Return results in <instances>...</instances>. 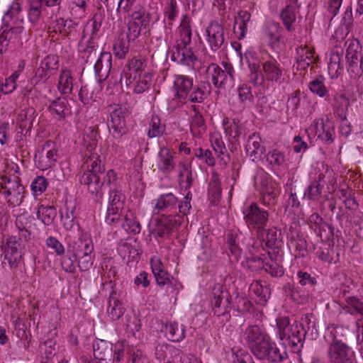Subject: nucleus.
<instances>
[{
  "label": "nucleus",
  "mask_w": 363,
  "mask_h": 363,
  "mask_svg": "<svg viewBox=\"0 0 363 363\" xmlns=\"http://www.w3.org/2000/svg\"><path fill=\"white\" fill-rule=\"evenodd\" d=\"M311 221L314 222L312 228L321 239H328L333 235V228L327 222L323 221L318 214H313L311 216Z\"/></svg>",
  "instance_id": "40"
},
{
  "label": "nucleus",
  "mask_w": 363,
  "mask_h": 363,
  "mask_svg": "<svg viewBox=\"0 0 363 363\" xmlns=\"http://www.w3.org/2000/svg\"><path fill=\"white\" fill-rule=\"evenodd\" d=\"M128 116V111L125 107L121 106H116L111 112L109 128L113 130L112 135L114 138H121L127 132L125 118Z\"/></svg>",
  "instance_id": "15"
},
{
  "label": "nucleus",
  "mask_w": 363,
  "mask_h": 363,
  "mask_svg": "<svg viewBox=\"0 0 363 363\" xmlns=\"http://www.w3.org/2000/svg\"><path fill=\"white\" fill-rule=\"evenodd\" d=\"M250 13L243 10L238 11V16L235 17L233 32L239 40L245 37L248 23L250 21Z\"/></svg>",
  "instance_id": "39"
},
{
  "label": "nucleus",
  "mask_w": 363,
  "mask_h": 363,
  "mask_svg": "<svg viewBox=\"0 0 363 363\" xmlns=\"http://www.w3.org/2000/svg\"><path fill=\"white\" fill-rule=\"evenodd\" d=\"M342 309L353 315H360L363 317V301L353 296L341 305Z\"/></svg>",
  "instance_id": "48"
},
{
  "label": "nucleus",
  "mask_w": 363,
  "mask_h": 363,
  "mask_svg": "<svg viewBox=\"0 0 363 363\" xmlns=\"http://www.w3.org/2000/svg\"><path fill=\"white\" fill-rule=\"evenodd\" d=\"M212 295L211 305L214 314L218 316L227 315L230 308L229 294L224 290L223 286L216 284L212 289Z\"/></svg>",
  "instance_id": "13"
},
{
  "label": "nucleus",
  "mask_w": 363,
  "mask_h": 363,
  "mask_svg": "<svg viewBox=\"0 0 363 363\" xmlns=\"http://www.w3.org/2000/svg\"><path fill=\"white\" fill-rule=\"evenodd\" d=\"M152 77L150 72H144L143 74L137 76V79L133 85V92L140 94L147 90L152 84Z\"/></svg>",
  "instance_id": "53"
},
{
  "label": "nucleus",
  "mask_w": 363,
  "mask_h": 363,
  "mask_svg": "<svg viewBox=\"0 0 363 363\" xmlns=\"http://www.w3.org/2000/svg\"><path fill=\"white\" fill-rule=\"evenodd\" d=\"M306 335V331L304 329L303 325L295 322L291 324L289 332H287L286 337H284V340L287 341L288 344L292 347H298L299 345L302 347Z\"/></svg>",
  "instance_id": "29"
},
{
  "label": "nucleus",
  "mask_w": 363,
  "mask_h": 363,
  "mask_svg": "<svg viewBox=\"0 0 363 363\" xmlns=\"http://www.w3.org/2000/svg\"><path fill=\"white\" fill-rule=\"evenodd\" d=\"M125 313L122 301L119 299V295L113 290L109 296L107 314L113 320H118Z\"/></svg>",
  "instance_id": "38"
},
{
  "label": "nucleus",
  "mask_w": 363,
  "mask_h": 363,
  "mask_svg": "<svg viewBox=\"0 0 363 363\" xmlns=\"http://www.w3.org/2000/svg\"><path fill=\"white\" fill-rule=\"evenodd\" d=\"M244 220L249 229L264 230L268 221L267 211L259 208L255 203H251L243 211Z\"/></svg>",
  "instance_id": "9"
},
{
  "label": "nucleus",
  "mask_w": 363,
  "mask_h": 363,
  "mask_svg": "<svg viewBox=\"0 0 363 363\" xmlns=\"http://www.w3.org/2000/svg\"><path fill=\"white\" fill-rule=\"evenodd\" d=\"M21 238L16 236H10L6 239L7 249L4 255V265L8 264L11 269H15L18 266L22 257V247L20 242Z\"/></svg>",
  "instance_id": "14"
},
{
  "label": "nucleus",
  "mask_w": 363,
  "mask_h": 363,
  "mask_svg": "<svg viewBox=\"0 0 363 363\" xmlns=\"http://www.w3.org/2000/svg\"><path fill=\"white\" fill-rule=\"evenodd\" d=\"M78 235H79L78 239L69 244V250L72 251L75 257L87 252L93 253L94 245L91 238L86 234H83L80 230Z\"/></svg>",
  "instance_id": "27"
},
{
  "label": "nucleus",
  "mask_w": 363,
  "mask_h": 363,
  "mask_svg": "<svg viewBox=\"0 0 363 363\" xmlns=\"http://www.w3.org/2000/svg\"><path fill=\"white\" fill-rule=\"evenodd\" d=\"M251 352L257 359L266 360L270 363H280L287 358L286 352H281L269 335L262 339Z\"/></svg>",
  "instance_id": "4"
},
{
  "label": "nucleus",
  "mask_w": 363,
  "mask_h": 363,
  "mask_svg": "<svg viewBox=\"0 0 363 363\" xmlns=\"http://www.w3.org/2000/svg\"><path fill=\"white\" fill-rule=\"evenodd\" d=\"M330 363H355V354L350 345H328Z\"/></svg>",
  "instance_id": "16"
},
{
  "label": "nucleus",
  "mask_w": 363,
  "mask_h": 363,
  "mask_svg": "<svg viewBox=\"0 0 363 363\" xmlns=\"http://www.w3.org/2000/svg\"><path fill=\"white\" fill-rule=\"evenodd\" d=\"M23 23V19L16 18L9 30H4L9 38H11L13 47L21 46L23 40H28L27 31Z\"/></svg>",
  "instance_id": "28"
},
{
  "label": "nucleus",
  "mask_w": 363,
  "mask_h": 363,
  "mask_svg": "<svg viewBox=\"0 0 363 363\" xmlns=\"http://www.w3.org/2000/svg\"><path fill=\"white\" fill-rule=\"evenodd\" d=\"M171 60L182 65L194 68L197 57L191 48L175 45L172 50Z\"/></svg>",
  "instance_id": "20"
},
{
  "label": "nucleus",
  "mask_w": 363,
  "mask_h": 363,
  "mask_svg": "<svg viewBox=\"0 0 363 363\" xmlns=\"http://www.w3.org/2000/svg\"><path fill=\"white\" fill-rule=\"evenodd\" d=\"M325 338L328 345H350L354 342V333L347 327L331 325L328 328Z\"/></svg>",
  "instance_id": "10"
},
{
  "label": "nucleus",
  "mask_w": 363,
  "mask_h": 363,
  "mask_svg": "<svg viewBox=\"0 0 363 363\" xmlns=\"http://www.w3.org/2000/svg\"><path fill=\"white\" fill-rule=\"evenodd\" d=\"M282 236L280 230L273 228L268 230L267 233V245L270 247H279L281 244Z\"/></svg>",
  "instance_id": "63"
},
{
  "label": "nucleus",
  "mask_w": 363,
  "mask_h": 363,
  "mask_svg": "<svg viewBox=\"0 0 363 363\" xmlns=\"http://www.w3.org/2000/svg\"><path fill=\"white\" fill-rule=\"evenodd\" d=\"M57 216V211L51 206L41 205L37 211V217L40 219L43 224L51 225Z\"/></svg>",
  "instance_id": "52"
},
{
  "label": "nucleus",
  "mask_w": 363,
  "mask_h": 363,
  "mask_svg": "<svg viewBox=\"0 0 363 363\" xmlns=\"http://www.w3.org/2000/svg\"><path fill=\"white\" fill-rule=\"evenodd\" d=\"M190 24L191 18L187 16H184L179 26V39L177 41L176 45L187 47L191 44L192 33Z\"/></svg>",
  "instance_id": "41"
},
{
  "label": "nucleus",
  "mask_w": 363,
  "mask_h": 363,
  "mask_svg": "<svg viewBox=\"0 0 363 363\" xmlns=\"http://www.w3.org/2000/svg\"><path fill=\"white\" fill-rule=\"evenodd\" d=\"M83 167L86 170L79 174L80 184L84 185L91 194L101 198L104 184V182L102 181L104 165L100 157L97 154L89 155Z\"/></svg>",
  "instance_id": "1"
},
{
  "label": "nucleus",
  "mask_w": 363,
  "mask_h": 363,
  "mask_svg": "<svg viewBox=\"0 0 363 363\" xmlns=\"http://www.w3.org/2000/svg\"><path fill=\"white\" fill-rule=\"evenodd\" d=\"M121 225L123 228L133 234H139L141 231V225L136 220L134 213L130 211H125L121 216Z\"/></svg>",
  "instance_id": "43"
},
{
  "label": "nucleus",
  "mask_w": 363,
  "mask_h": 363,
  "mask_svg": "<svg viewBox=\"0 0 363 363\" xmlns=\"http://www.w3.org/2000/svg\"><path fill=\"white\" fill-rule=\"evenodd\" d=\"M296 62L298 67L305 69L308 67L313 61V52L306 48L299 47L297 49Z\"/></svg>",
  "instance_id": "57"
},
{
  "label": "nucleus",
  "mask_w": 363,
  "mask_h": 363,
  "mask_svg": "<svg viewBox=\"0 0 363 363\" xmlns=\"http://www.w3.org/2000/svg\"><path fill=\"white\" fill-rule=\"evenodd\" d=\"M325 176L320 173L317 179L313 180L311 184L303 191L305 197L309 201H317L320 199L323 188V179Z\"/></svg>",
  "instance_id": "42"
},
{
  "label": "nucleus",
  "mask_w": 363,
  "mask_h": 363,
  "mask_svg": "<svg viewBox=\"0 0 363 363\" xmlns=\"http://www.w3.org/2000/svg\"><path fill=\"white\" fill-rule=\"evenodd\" d=\"M48 110L54 119L62 121L69 112V106L65 98L58 97L50 102Z\"/></svg>",
  "instance_id": "32"
},
{
  "label": "nucleus",
  "mask_w": 363,
  "mask_h": 363,
  "mask_svg": "<svg viewBox=\"0 0 363 363\" xmlns=\"http://www.w3.org/2000/svg\"><path fill=\"white\" fill-rule=\"evenodd\" d=\"M37 117L35 109L32 106L22 108L16 116L18 128L21 130L18 133L26 135L29 134Z\"/></svg>",
  "instance_id": "19"
},
{
  "label": "nucleus",
  "mask_w": 363,
  "mask_h": 363,
  "mask_svg": "<svg viewBox=\"0 0 363 363\" xmlns=\"http://www.w3.org/2000/svg\"><path fill=\"white\" fill-rule=\"evenodd\" d=\"M298 12L299 6L297 4V0H289L286 7L281 11L280 18L288 32L294 31V24Z\"/></svg>",
  "instance_id": "23"
},
{
  "label": "nucleus",
  "mask_w": 363,
  "mask_h": 363,
  "mask_svg": "<svg viewBox=\"0 0 363 363\" xmlns=\"http://www.w3.org/2000/svg\"><path fill=\"white\" fill-rule=\"evenodd\" d=\"M0 193L10 206H19L24 198V186L17 176L4 177L0 182Z\"/></svg>",
  "instance_id": "6"
},
{
  "label": "nucleus",
  "mask_w": 363,
  "mask_h": 363,
  "mask_svg": "<svg viewBox=\"0 0 363 363\" xmlns=\"http://www.w3.org/2000/svg\"><path fill=\"white\" fill-rule=\"evenodd\" d=\"M206 40L213 52L218 51L225 42L223 26L216 20L211 21L206 30Z\"/></svg>",
  "instance_id": "12"
},
{
  "label": "nucleus",
  "mask_w": 363,
  "mask_h": 363,
  "mask_svg": "<svg viewBox=\"0 0 363 363\" xmlns=\"http://www.w3.org/2000/svg\"><path fill=\"white\" fill-rule=\"evenodd\" d=\"M248 251L250 253V257H248L249 267L254 269H264L266 272L270 274L274 277H281L284 275V271L281 265L278 264L274 260L269 259L266 260L255 254L257 251L258 246L256 242L252 240V243L247 245Z\"/></svg>",
  "instance_id": "7"
},
{
  "label": "nucleus",
  "mask_w": 363,
  "mask_h": 363,
  "mask_svg": "<svg viewBox=\"0 0 363 363\" xmlns=\"http://www.w3.org/2000/svg\"><path fill=\"white\" fill-rule=\"evenodd\" d=\"M245 149L252 161L260 160L265 152V146L262 144L260 136L255 133L248 137Z\"/></svg>",
  "instance_id": "25"
},
{
  "label": "nucleus",
  "mask_w": 363,
  "mask_h": 363,
  "mask_svg": "<svg viewBox=\"0 0 363 363\" xmlns=\"http://www.w3.org/2000/svg\"><path fill=\"white\" fill-rule=\"evenodd\" d=\"M262 72L266 80L272 82H280L284 69L276 60H268L262 64Z\"/></svg>",
  "instance_id": "37"
},
{
  "label": "nucleus",
  "mask_w": 363,
  "mask_h": 363,
  "mask_svg": "<svg viewBox=\"0 0 363 363\" xmlns=\"http://www.w3.org/2000/svg\"><path fill=\"white\" fill-rule=\"evenodd\" d=\"M283 28L280 23L274 21H267L264 26V33L269 45L274 48L278 46L282 35Z\"/></svg>",
  "instance_id": "31"
},
{
  "label": "nucleus",
  "mask_w": 363,
  "mask_h": 363,
  "mask_svg": "<svg viewBox=\"0 0 363 363\" xmlns=\"http://www.w3.org/2000/svg\"><path fill=\"white\" fill-rule=\"evenodd\" d=\"M269 335L264 329L259 325H249L243 331L242 340L250 351L256 347L262 339H265Z\"/></svg>",
  "instance_id": "18"
},
{
  "label": "nucleus",
  "mask_w": 363,
  "mask_h": 363,
  "mask_svg": "<svg viewBox=\"0 0 363 363\" xmlns=\"http://www.w3.org/2000/svg\"><path fill=\"white\" fill-rule=\"evenodd\" d=\"M211 93V84L209 82H200L195 86H193L186 96L185 100L192 103H203L208 98Z\"/></svg>",
  "instance_id": "33"
},
{
  "label": "nucleus",
  "mask_w": 363,
  "mask_h": 363,
  "mask_svg": "<svg viewBox=\"0 0 363 363\" xmlns=\"http://www.w3.org/2000/svg\"><path fill=\"white\" fill-rule=\"evenodd\" d=\"M57 159V150L55 143L50 140L46 141L42 145L35 155V160L38 168L42 170L48 169L55 165Z\"/></svg>",
  "instance_id": "11"
},
{
  "label": "nucleus",
  "mask_w": 363,
  "mask_h": 363,
  "mask_svg": "<svg viewBox=\"0 0 363 363\" xmlns=\"http://www.w3.org/2000/svg\"><path fill=\"white\" fill-rule=\"evenodd\" d=\"M43 6L40 3V0H31L30 8L28 11V17L29 22L33 27L37 26L42 18V11Z\"/></svg>",
  "instance_id": "47"
},
{
  "label": "nucleus",
  "mask_w": 363,
  "mask_h": 363,
  "mask_svg": "<svg viewBox=\"0 0 363 363\" xmlns=\"http://www.w3.org/2000/svg\"><path fill=\"white\" fill-rule=\"evenodd\" d=\"M93 351L96 359L111 361L113 356V345L108 341L96 339L93 343Z\"/></svg>",
  "instance_id": "35"
},
{
  "label": "nucleus",
  "mask_w": 363,
  "mask_h": 363,
  "mask_svg": "<svg viewBox=\"0 0 363 363\" xmlns=\"http://www.w3.org/2000/svg\"><path fill=\"white\" fill-rule=\"evenodd\" d=\"M131 23H135L143 28H147L150 22V14L147 12L145 8L141 5H137L131 14Z\"/></svg>",
  "instance_id": "45"
},
{
  "label": "nucleus",
  "mask_w": 363,
  "mask_h": 363,
  "mask_svg": "<svg viewBox=\"0 0 363 363\" xmlns=\"http://www.w3.org/2000/svg\"><path fill=\"white\" fill-rule=\"evenodd\" d=\"M315 133L323 142L330 144L335 138V125L329 118L316 119L313 122Z\"/></svg>",
  "instance_id": "22"
},
{
  "label": "nucleus",
  "mask_w": 363,
  "mask_h": 363,
  "mask_svg": "<svg viewBox=\"0 0 363 363\" xmlns=\"http://www.w3.org/2000/svg\"><path fill=\"white\" fill-rule=\"evenodd\" d=\"M175 161L173 153L167 147H162L158 153L157 167L159 171L167 174L175 168Z\"/></svg>",
  "instance_id": "34"
},
{
  "label": "nucleus",
  "mask_w": 363,
  "mask_h": 363,
  "mask_svg": "<svg viewBox=\"0 0 363 363\" xmlns=\"http://www.w3.org/2000/svg\"><path fill=\"white\" fill-rule=\"evenodd\" d=\"M306 199L303 189L294 186L291 188L290 196L288 199V205L292 208H297L301 206V199Z\"/></svg>",
  "instance_id": "62"
},
{
  "label": "nucleus",
  "mask_w": 363,
  "mask_h": 363,
  "mask_svg": "<svg viewBox=\"0 0 363 363\" xmlns=\"http://www.w3.org/2000/svg\"><path fill=\"white\" fill-rule=\"evenodd\" d=\"M180 220L172 215L161 216L155 220L152 233L155 237L164 238L172 234V232L180 225Z\"/></svg>",
  "instance_id": "17"
},
{
  "label": "nucleus",
  "mask_w": 363,
  "mask_h": 363,
  "mask_svg": "<svg viewBox=\"0 0 363 363\" xmlns=\"http://www.w3.org/2000/svg\"><path fill=\"white\" fill-rule=\"evenodd\" d=\"M173 88L175 96L180 100H185L188 92L193 88V79L184 74H176L174 77Z\"/></svg>",
  "instance_id": "26"
},
{
  "label": "nucleus",
  "mask_w": 363,
  "mask_h": 363,
  "mask_svg": "<svg viewBox=\"0 0 363 363\" xmlns=\"http://www.w3.org/2000/svg\"><path fill=\"white\" fill-rule=\"evenodd\" d=\"M266 160L273 167H280L286 162L285 153L278 149H273L266 155Z\"/></svg>",
  "instance_id": "59"
},
{
  "label": "nucleus",
  "mask_w": 363,
  "mask_h": 363,
  "mask_svg": "<svg viewBox=\"0 0 363 363\" xmlns=\"http://www.w3.org/2000/svg\"><path fill=\"white\" fill-rule=\"evenodd\" d=\"M99 133L96 129L89 127L85 129L83 137V141L84 145L86 146L88 151L91 154L97 146L98 143Z\"/></svg>",
  "instance_id": "55"
},
{
  "label": "nucleus",
  "mask_w": 363,
  "mask_h": 363,
  "mask_svg": "<svg viewBox=\"0 0 363 363\" xmlns=\"http://www.w3.org/2000/svg\"><path fill=\"white\" fill-rule=\"evenodd\" d=\"M147 67V62L144 59L133 58L128 61L127 65L128 72L133 73V74L139 76L143 74V72Z\"/></svg>",
  "instance_id": "61"
},
{
  "label": "nucleus",
  "mask_w": 363,
  "mask_h": 363,
  "mask_svg": "<svg viewBox=\"0 0 363 363\" xmlns=\"http://www.w3.org/2000/svg\"><path fill=\"white\" fill-rule=\"evenodd\" d=\"M166 337L172 342H180L185 337V327L177 322L167 323L165 326Z\"/></svg>",
  "instance_id": "44"
},
{
  "label": "nucleus",
  "mask_w": 363,
  "mask_h": 363,
  "mask_svg": "<svg viewBox=\"0 0 363 363\" xmlns=\"http://www.w3.org/2000/svg\"><path fill=\"white\" fill-rule=\"evenodd\" d=\"M128 40L123 38H118L113 45V52L116 56L119 59L125 58L126 54L129 50Z\"/></svg>",
  "instance_id": "64"
},
{
  "label": "nucleus",
  "mask_w": 363,
  "mask_h": 363,
  "mask_svg": "<svg viewBox=\"0 0 363 363\" xmlns=\"http://www.w3.org/2000/svg\"><path fill=\"white\" fill-rule=\"evenodd\" d=\"M335 106L337 108L335 113L341 119L340 131L342 135L348 136L352 130L351 124L347 120L346 110L349 106V100L346 96L341 94L335 97Z\"/></svg>",
  "instance_id": "21"
},
{
  "label": "nucleus",
  "mask_w": 363,
  "mask_h": 363,
  "mask_svg": "<svg viewBox=\"0 0 363 363\" xmlns=\"http://www.w3.org/2000/svg\"><path fill=\"white\" fill-rule=\"evenodd\" d=\"M342 56L343 50L341 48H334L330 52L328 74L332 79L337 78L343 71Z\"/></svg>",
  "instance_id": "30"
},
{
  "label": "nucleus",
  "mask_w": 363,
  "mask_h": 363,
  "mask_svg": "<svg viewBox=\"0 0 363 363\" xmlns=\"http://www.w3.org/2000/svg\"><path fill=\"white\" fill-rule=\"evenodd\" d=\"M125 196L119 190L109 191L108 206L107 208L105 222L108 225H115L121 221V216L125 211Z\"/></svg>",
  "instance_id": "8"
},
{
  "label": "nucleus",
  "mask_w": 363,
  "mask_h": 363,
  "mask_svg": "<svg viewBox=\"0 0 363 363\" xmlns=\"http://www.w3.org/2000/svg\"><path fill=\"white\" fill-rule=\"evenodd\" d=\"M192 109L194 114L191 117V130L194 135L199 134L206 130L205 121L196 106H192Z\"/></svg>",
  "instance_id": "58"
},
{
  "label": "nucleus",
  "mask_w": 363,
  "mask_h": 363,
  "mask_svg": "<svg viewBox=\"0 0 363 363\" xmlns=\"http://www.w3.org/2000/svg\"><path fill=\"white\" fill-rule=\"evenodd\" d=\"M316 255L322 261L328 263L337 262L339 256L333 246L326 244L317 250Z\"/></svg>",
  "instance_id": "51"
},
{
  "label": "nucleus",
  "mask_w": 363,
  "mask_h": 363,
  "mask_svg": "<svg viewBox=\"0 0 363 363\" xmlns=\"http://www.w3.org/2000/svg\"><path fill=\"white\" fill-rule=\"evenodd\" d=\"M345 59L347 61V69L352 78H358L363 73L362 63L363 54L362 47L357 39H352L346 42Z\"/></svg>",
  "instance_id": "5"
},
{
  "label": "nucleus",
  "mask_w": 363,
  "mask_h": 363,
  "mask_svg": "<svg viewBox=\"0 0 363 363\" xmlns=\"http://www.w3.org/2000/svg\"><path fill=\"white\" fill-rule=\"evenodd\" d=\"M285 293L290 296L291 299L298 304H303L308 301V295L306 291H301L290 284L284 286Z\"/></svg>",
  "instance_id": "56"
},
{
  "label": "nucleus",
  "mask_w": 363,
  "mask_h": 363,
  "mask_svg": "<svg viewBox=\"0 0 363 363\" xmlns=\"http://www.w3.org/2000/svg\"><path fill=\"white\" fill-rule=\"evenodd\" d=\"M165 126L161 124L160 118L157 116H153L150 123V128L147 133L149 138H152L163 135Z\"/></svg>",
  "instance_id": "60"
},
{
  "label": "nucleus",
  "mask_w": 363,
  "mask_h": 363,
  "mask_svg": "<svg viewBox=\"0 0 363 363\" xmlns=\"http://www.w3.org/2000/svg\"><path fill=\"white\" fill-rule=\"evenodd\" d=\"M74 210L75 208L74 206L66 203L60 211L61 220L63 227L66 230L79 233V225L74 220Z\"/></svg>",
  "instance_id": "36"
},
{
  "label": "nucleus",
  "mask_w": 363,
  "mask_h": 363,
  "mask_svg": "<svg viewBox=\"0 0 363 363\" xmlns=\"http://www.w3.org/2000/svg\"><path fill=\"white\" fill-rule=\"evenodd\" d=\"M250 289L257 296V303L265 305L270 296V289L266 285H263L260 281H254Z\"/></svg>",
  "instance_id": "50"
},
{
  "label": "nucleus",
  "mask_w": 363,
  "mask_h": 363,
  "mask_svg": "<svg viewBox=\"0 0 363 363\" xmlns=\"http://www.w3.org/2000/svg\"><path fill=\"white\" fill-rule=\"evenodd\" d=\"M151 268L156 282L160 286H167L173 289L176 286L177 280L162 268V262L158 259H151Z\"/></svg>",
  "instance_id": "24"
},
{
  "label": "nucleus",
  "mask_w": 363,
  "mask_h": 363,
  "mask_svg": "<svg viewBox=\"0 0 363 363\" xmlns=\"http://www.w3.org/2000/svg\"><path fill=\"white\" fill-rule=\"evenodd\" d=\"M58 90L63 94H70L73 89L72 77L69 70H62L58 82Z\"/></svg>",
  "instance_id": "54"
},
{
  "label": "nucleus",
  "mask_w": 363,
  "mask_h": 363,
  "mask_svg": "<svg viewBox=\"0 0 363 363\" xmlns=\"http://www.w3.org/2000/svg\"><path fill=\"white\" fill-rule=\"evenodd\" d=\"M177 204V197L172 193L162 194L157 200L155 208L160 211H169L176 209Z\"/></svg>",
  "instance_id": "46"
},
{
  "label": "nucleus",
  "mask_w": 363,
  "mask_h": 363,
  "mask_svg": "<svg viewBox=\"0 0 363 363\" xmlns=\"http://www.w3.org/2000/svg\"><path fill=\"white\" fill-rule=\"evenodd\" d=\"M224 69L215 63H211L206 69L208 77L213 86L218 89H225L234 85L235 69L229 62H223Z\"/></svg>",
  "instance_id": "3"
},
{
  "label": "nucleus",
  "mask_w": 363,
  "mask_h": 363,
  "mask_svg": "<svg viewBox=\"0 0 363 363\" xmlns=\"http://www.w3.org/2000/svg\"><path fill=\"white\" fill-rule=\"evenodd\" d=\"M83 57L86 58V62H90V64L94 63L97 57L94 64L96 77L99 82L107 79L112 67V56L110 52H99L96 49L90 47L84 50Z\"/></svg>",
  "instance_id": "2"
},
{
  "label": "nucleus",
  "mask_w": 363,
  "mask_h": 363,
  "mask_svg": "<svg viewBox=\"0 0 363 363\" xmlns=\"http://www.w3.org/2000/svg\"><path fill=\"white\" fill-rule=\"evenodd\" d=\"M324 81V77L319 75L308 83V88L313 94L326 99L328 96L329 90L325 86Z\"/></svg>",
  "instance_id": "49"
}]
</instances>
